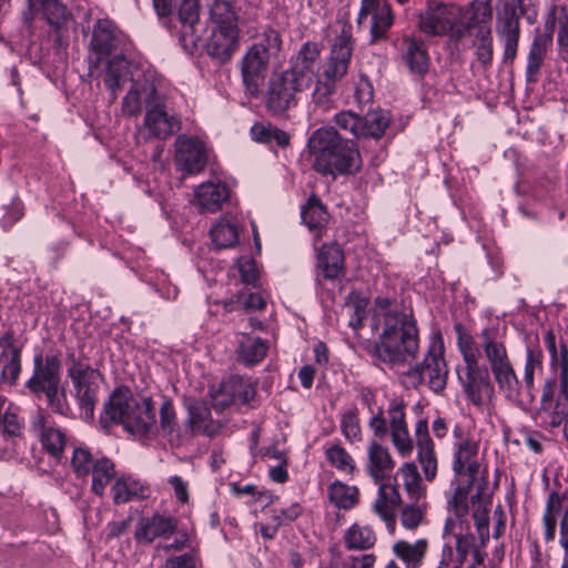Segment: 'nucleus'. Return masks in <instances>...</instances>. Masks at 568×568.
<instances>
[{
    "label": "nucleus",
    "instance_id": "nucleus-1",
    "mask_svg": "<svg viewBox=\"0 0 568 568\" xmlns=\"http://www.w3.org/2000/svg\"><path fill=\"white\" fill-rule=\"evenodd\" d=\"M313 166L324 175L356 174L362 168L357 144L342 138L333 128H320L308 139Z\"/></svg>",
    "mask_w": 568,
    "mask_h": 568
},
{
    "label": "nucleus",
    "instance_id": "nucleus-2",
    "mask_svg": "<svg viewBox=\"0 0 568 568\" xmlns=\"http://www.w3.org/2000/svg\"><path fill=\"white\" fill-rule=\"evenodd\" d=\"M373 355L383 363L402 365L414 358L418 351V329L410 314L388 313Z\"/></svg>",
    "mask_w": 568,
    "mask_h": 568
},
{
    "label": "nucleus",
    "instance_id": "nucleus-3",
    "mask_svg": "<svg viewBox=\"0 0 568 568\" xmlns=\"http://www.w3.org/2000/svg\"><path fill=\"white\" fill-rule=\"evenodd\" d=\"M155 412L150 397L138 403L128 387H118L103 405L100 424L104 429L120 424L128 433L145 435L155 425Z\"/></svg>",
    "mask_w": 568,
    "mask_h": 568
},
{
    "label": "nucleus",
    "instance_id": "nucleus-4",
    "mask_svg": "<svg viewBox=\"0 0 568 568\" xmlns=\"http://www.w3.org/2000/svg\"><path fill=\"white\" fill-rule=\"evenodd\" d=\"M61 359L57 354H37L33 358V373L26 387L38 399L44 397L52 412L67 416L70 406L61 387Z\"/></svg>",
    "mask_w": 568,
    "mask_h": 568
},
{
    "label": "nucleus",
    "instance_id": "nucleus-5",
    "mask_svg": "<svg viewBox=\"0 0 568 568\" xmlns=\"http://www.w3.org/2000/svg\"><path fill=\"white\" fill-rule=\"evenodd\" d=\"M282 48L280 33L274 29H266L257 36L255 42L247 49L241 60V75L245 92L256 97L263 85L270 62Z\"/></svg>",
    "mask_w": 568,
    "mask_h": 568
},
{
    "label": "nucleus",
    "instance_id": "nucleus-6",
    "mask_svg": "<svg viewBox=\"0 0 568 568\" xmlns=\"http://www.w3.org/2000/svg\"><path fill=\"white\" fill-rule=\"evenodd\" d=\"M352 52V34L349 29L344 27L332 45L329 58L323 67V72L317 77L312 94L315 105L323 109L328 108L332 97L335 93L336 83L342 80L348 71Z\"/></svg>",
    "mask_w": 568,
    "mask_h": 568
},
{
    "label": "nucleus",
    "instance_id": "nucleus-7",
    "mask_svg": "<svg viewBox=\"0 0 568 568\" xmlns=\"http://www.w3.org/2000/svg\"><path fill=\"white\" fill-rule=\"evenodd\" d=\"M68 377L74 388V397L85 420L93 419L94 408L98 400V381L100 372L93 368L89 358L82 353L74 352L67 354Z\"/></svg>",
    "mask_w": 568,
    "mask_h": 568
},
{
    "label": "nucleus",
    "instance_id": "nucleus-8",
    "mask_svg": "<svg viewBox=\"0 0 568 568\" xmlns=\"http://www.w3.org/2000/svg\"><path fill=\"white\" fill-rule=\"evenodd\" d=\"M406 376L410 379V385L414 387L422 383H427L435 393L445 389L448 367L444 357V345L440 338L435 339L429 345L423 362L408 369Z\"/></svg>",
    "mask_w": 568,
    "mask_h": 568
},
{
    "label": "nucleus",
    "instance_id": "nucleus-9",
    "mask_svg": "<svg viewBox=\"0 0 568 568\" xmlns=\"http://www.w3.org/2000/svg\"><path fill=\"white\" fill-rule=\"evenodd\" d=\"M520 18L514 1H505L497 12L495 31L503 47V62L513 64L517 58L520 40Z\"/></svg>",
    "mask_w": 568,
    "mask_h": 568
},
{
    "label": "nucleus",
    "instance_id": "nucleus-10",
    "mask_svg": "<svg viewBox=\"0 0 568 568\" xmlns=\"http://www.w3.org/2000/svg\"><path fill=\"white\" fill-rule=\"evenodd\" d=\"M559 524V544L568 552V496L559 491L549 493L542 515L544 539L555 540Z\"/></svg>",
    "mask_w": 568,
    "mask_h": 568
},
{
    "label": "nucleus",
    "instance_id": "nucleus-11",
    "mask_svg": "<svg viewBox=\"0 0 568 568\" xmlns=\"http://www.w3.org/2000/svg\"><path fill=\"white\" fill-rule=\"evenodd\" d=\"M463 10L460 7L449 3L429 6L419 17V28L432 36H443L450 32L456 39V29L460 26Z\"/></svg>",
    "mask_w": 568,
    "mask_h": 568
},
{
    "label": "nucleus",
    "instance_id": "nucleus-12",
    "mask_svg": "<svg viewBox=\"0 0 568 568\" xmlns=\"http://www.w3.org/2000/svg\"><path fill=\"white\" fill-rule=\"evenodd\" d=\"M394 21L390 6L385 0H362L357 24L368 31L373 42L385 38Z\"/></svg>",
    "mask_w": 568,
    "mask_h": 568
},
{
    "label": "nucleus",
    "instance_id": "nucleus-13",
    "mask_svg": "<svg viewBox=\"0 0 568 568\" xmlns=\"http://www.w3.org/2000/svg\"><path fill=\"white\" fill-rule=\"evenodd\" d=\"M162 101L158 93L154 77L151 72H141L131 83L130 90L122 100V112L133 116Z\"/></svg>",
    "mask_w": 568,
    "mask_h": 568
},
{
    "label": "nucleus",
    "instance_id": "nucleus-14",
    "mask_svg": "<svg viewBox=\"0 0 568 568\" xmlns=\"http://www.w3.org/2000/svg\"><path fill=\"white\" fill-rule=\"evenodd\" d=\"M126 44L125 36L108 19H100L93 24L90 50L97 55V62L112 53H122Z\"/></svg>",
    "mask_w": 568,
    "mask_h": 568
},
{
    "label": "nucleus",
    "instance_id": "nucleus-15",
    "mask_svg": "<svg viewBox=\"0 0 568 568\" xmlns=\"http://www.w3.org/2000/svg\"><path fill=\"white\" fill-rule=\"evenodd\" d=\"M296 78L285 71L271 79L266 106L274 114H282L296 104L295 95L305 88H300Z\"/></svg>",
    "mask_w": 568,
    "mask_h": 568
},
{
    "label": "nucleus",
    "instance_id": "nucleus-16",
    "mask_svg": "<svg viewBox=\"0 0 568 568\" xmlns=\"http://www.w3.org/2000/svg\"><path fill=\"white\" fill-rule=\"evenodd\" d=\"M41 12L47 22L59 31L68 21L70 13L60 0H27V8L21 13V21L32 33L36 16Z\"/></svg>",
    "mask_w": 568,
    "mask_h": 568
},
{
    "label": "nucleus",
    "instance_id": "nucleus-17",
    "mask_svg": "<svg viewBox=\"0 0 568 568\" xmlns=\"http://www.w3.org/2000/svg\"><path fill=\"white\" fill-rule=\"evenodd\" d=\"M175 165L189 174L201 172L207 162L206 149L194 136L180 135L175 141Z\"/></svg>",
    "mask_w": 568,
    "mask_h": 568
},
{
    "label": "nucleus",
    "instance_id": "nucleus-18",
    "mask_svg": "<svg viewBox=\"0 0 568 568\" xmlns=\"http://www.w3.org/2000/svg\"><path fill=\"white\" fill-rule=\"evenodd\" d=\"M30 429L39 437L42 448L53 458L60 460L68 444L65 433L57 427L47 425V416L36 409L30 418Z\"/></svg>",
    "mask_w": 568,
    "mask_h": 568
},
{
    "label": "nucleus",
    "instance_id": "nucleus-19",
    "mask_svg": "<svg viewBox=\"0 0 568 568\" xmlns=\"http://www.w3.org/2000/svg\"><path fill=\"white\" fill-rule=\"evenodd\" d=\"M143 72L136 64L129 61L123 53H115L106 61L103 83L111 93V100L115 101L118 92L128 82H133Z\"/></svg>",
    "mask_w": 568,
    "mask_h": 568
},
{
    "label": "nucleus",
    "instance_id": "nucleus-20",
    "mask_svg": "<svg viewBox=\"0 0 568 568\" xmlns=\"http://www.w3.org/2000/svg\"><path fill=\"white\" fill-rule=\"evenodd\" d=\"M181 23L180 40L184 49L193 51L202 40L204 28L200 22L199 0H183L178 12Z\"/></svg>",
    "mask_w": 568,
    "mask_h": 568
},
{
    "label": "nucleus",
    "instance_id": "nucleus-21",
    "mask_svg": "<svg viewBox=\"0 0 568 568\" xmlns=\"http://www.w3.org/2000/svg\"><path fill=\"white\" fill-rule=\"evenodd\" d=\"M387 416L394 447L400 456H409L414 449V442L406 423L405 404L402 400H393L387 409Z\"/></svg>",
    "mask_w": 568,
    "mask_h": 568
},
{
    "label": "nucleus",
    "instance_id": "nucleus-22",
    "mask_svg": "<svg viewBox=\"0 0 568 568\" xmlns=\"http://www.w3.org/2000/svg\"><path fill=\"white\" fill-rule=\"evenodd\" d=\"M320 49L314 42H306L300 49L292 67L285 72L296 78L300 88H310L318 70Z\"/></svg>",
    "mask_w": 568,
    "mask_h": 568
},
{
    "label": "nucleus",
    "instance_id": "nucleus-23",
    "mask_svg": "<svg viewBox=\"0 0 568 568\" xmlns=\"http://www.w3.org/2000/svg\"><path fill=\"white\" fill-rule=\"evenodd\" d=\"M479 443L470 437H465L455 444L453 471L456 477H469V485H473L479 473Z\"/></svg>",
    "mask_w": 568,
    "mask_h": 568
},
{
    "label": "nucleus",
    "instance_id": "nucleus-24",
    "mask_svg": "<svg viewBox=\"0 0 568 568\" xmlns=\"http://www.w3.org/2000/svg\"><path fill=\"white\" fill-rule=\"evenodd\" d=\"M417 460L420 465L424 477L427 481H433L437 476L438 462L435 452V445L429 436L428 423L426 419H419L415 426Z\"/></svg>",
    "mask_w": 568,
    "mask_h": 568
},
{
    "label": "nucleus",
    "instance_id": "nucleus-25",
    "mask_svg": "<svg viewBox=\"0 0 568 568\" xmlns=\"http://www.w3.org/2000/svg\"><path fill=\"white\" fill-rule=\"evenodd\" d=\"M189 417L183 426V440L191 439L195 433H201L209 437L215 436L221 425L211 418L209 407L202 402H194L187 407Z\"/></svg>",
    "mask_w": 568,
    "mask_h": 568
},
{
    "label": "nucleus",
    "instance_id": "nucleus-26",
    "mask_svg": "<svg viewBox=\"0 0 568 568\" xmlns=\"http://www.w3.org/2000/svg\"><path fill=\"white\" fill-rule=\"evenodd\" d=\"M144 126L149 130L150 135L165 140L180 130V120L174 114H170L163 102L160 101L146 110Z\"/></svg>",
    "mask_w": 568,
    "mask_h": 568
},
{
    "label": "nucleus",
    "instance_id": "nucleus-27",
    "mask_svg": "<svg viewBox=\"0 0 568 568\" xmlns=\"http://www.w3.org/2000/svg\"><path fill=\"white\" fill-rule=\"evenodd\" d=\"M255 396V388L246 377L234 376L224 382L215 398V405L226 407L230 405H242Z\"/></svg>",
    "mask_w": 568,
    "mask_h": 568
},
{
    "label": "nucleus",
    "instance_id": "nucleus-28",
    "mask_svg": "<svg viewBox=\"0 0 568 568\" xmlns=\"http://www.w3.org/2000/svg\"><path fill=\"white\" fill-rule=\"evenodd\" d=\"M459 381L468 399L476 406L483 404V392L491 387L487 367L479 366V363L466 365V372L462 375L458 372Z\"/></svg>",
    "mask_w": 568,
    "mask_h": 568
},
{
    "label": "nucleus",
    "instance_id": "nucleus-29",
    "mask_svg": "<svg viewBox=\"0 0 568 568\" xmlns=\"http://www.w3.org/2000/svg\"><path fill=\"white\" fill-rule=\"evenodd\" d=\"M480 348L490 371L510 363L507 348L499 338L498 331L493 327H485L479 335Z\"/></svg>",
    "mask_w": 568,
    "mask_h": 568
},
{
    "label": "nucleus",
    "instance_id": "nucleus-30",
    "mask_svg": "<svg viewBox=\"0 0 568 568\" xmlns=\"http://www.w3.org/2000/svg\"><path fill=\"white\" fill-rule=\"evenodd\" d=\"M176 529V521L170 516L159 514L139 521L134 532L138 542L151 544L158 537H168Z\"/></svg>",
    "mask_w": 568,
    "mask_h": 568
},
{
    "label": "nucleus",
    "instance_id": "nucleus-31",
    "mask_svg": "<svg viewBox=\"0 0 568 568\" xmlns=\"http://www.w3.org/2000/svg\"><path fill=\"white\" fill-rule=\"evenodd\" d=\"M395 462L388 448L373 440L367 448L366 471L375 483L384 481L390 476Z\"/></svg>",
    "mask_w": 568,
    "mask_h": 568
},
{
    "label": "nucleus",
    "instance_id": "nucleus-32",
    "mask_svg": "<svg viewBox=\"0 0 568 568\" xmlns=\"http://www.w3.org/2000/svg\"><path fill=\"white\" fill-rule=\"evenodd\" d=\"M230 197V189L223 182H205L197 186L195 199L202 212L215 213Z\"/></svg>",
    "mask_w": 568,
    "mask_h": 568
},
{
    "label": "nucleus",
    "instance_id": "nucleus-33",
    "mask_svg": "<svg viewBox=\"0 0 568 568\" xmlns=\"http://www.w3.org/2000/svg\"><path fill=\"white\" fill-rule=\"evenodd\" d=\"M239 30L214 29L206 44L207 54L226 62L237 48Z\"/></svg>",
    "mask_w": 568,
    "mask_h": 568
},
{
    "label": "nucleus",
    "instance_id": "nucleus-34",
    "mask_svg": "<svg viewBox=\"0 0 568 568\" xmlns=\"http://www.w3.org/2000/svg\"><path fill=\"white\" fill-rule=\"evenodd\" d=\"M491 374L499 390L505 394L508 400L516 404L526 403L525 392L521 390V384L511 362L493 369Z\"/></svg>",
    "mask_w": 568,
    "mask_h": 568
},
{
    "label": "nucleus",
    "instance_id": "nucleus-35",
    "mask_svg": "<svg viewBox=\"0 0 568 568\" xmlns=\"http://www.w3.org/2000/svg\"><path fill=\"white\" fill-rule=\"evenodd\" d=\"M317 266L327 280H335L344 271V253L337 244H325L320 250Z\"/></svg>",
    "mask_w": 568,
    "mask_h": 568
},
{
    "label": "nucleus",
    "instance_id": "nucleus-36",
    "mask_svg": "<svg viewBox=\"0 0 568 568\" xmlns=\"http://www.w3.org/2000/svg\"><path fill=\"white\" fill-rule=\"evenodd\" d=\"M493 17L490 0H475L470 7V13L467 22H462L456 29V40H460L470 33V30L477 28L489 27Z\"/></svg>",
    "mask_w": 568,
    "mask_h": 568
},
{
    "label": "nucleus",
    "instance_id": "nucleus-37",
    "mask_svg": "<svg viewBox=\"0 0 568 568\" xmlns=\"http://www.w3.org/2000/svg\"><path fill=\"white\" fill-rule=\"evenodd\" d=\"M267 349V343L261 337L251 336L247 333L240 334L236 352L241 363L254 365L265 358Z\"/></svg>",
    "mask_w": 568,
    "mask_h": 568
},
{
    "label": "nucleus",
    "instance_id": "nucleus-38",
    "mask_svg": "<svg viewBox=\"0 0 568 568\" xmlns=\"http://www.w3.org/2000/svg\"><path fill=\"white\" fill-rule=\"evenodd\" d=\"M552 43L532 37V41L527 54V65L525 78L528 83H536L539 79L541 67L547 58Z\"/></svg>",
    "mask_w": 568,
    "mask_h": 568
},
{
    "label": "nucleus",
    "instance_id": "nucleus-39",
    "mask_svg": "<svg viewBox=\"0 0 568 568\" xmlns=\"http://www.w3.org/2000/svg\"><path fill=\"white\" fill-rule=\"evenodd\" d=\"M544 355L541 349L528 346L526 348V358L524 366L523 384L526 397V403L531 404L535 400V373L541 371L544 366Z\"/></svg>",
    "mask_w": 568,
    "mask_h": 568
},
{
    "label": "nucleus",
    "instance_id": "nucleus-40",
    "mask_svg": "<svg viewBox=\"0 0 568 568\" xmlns=\"http://www.w3.org/2000/svg\"><path fill=\"white\" fill-rule=\"evenodd\" d=\"M428 550V541L418 539L415 542L398 540L393 546V551L397 558L403 560L409 568H418Z\"/></svg>",
    "mask_w": 568,
    "mask_h": 568
},
{
    "label": "nucleus",
    "instance_id": "nucleus-41",
    "mask_svg": "<svg viewBox=\"0 0 568 568\" xmlns=\"http://www.w3.org/2000/svg\"><path fill=\"white\" fill-rule=\"evenodd\" d=\"M546 348L549 353V366L551 373H561V376L568 374V348L564 341L557 344L556 335L552 329H547L544 336Z\"/></svg>",
    "mask_w": 568,
    "mask_h": 568
},
{
    "label": "nucleus",
    "instance_id": "nucleus-42",
    "mask_svg": "<svg viewBox=\"0 0 568 568\" xmlns=\"http://www.w3.org/2000/svg\"><path fill=\"white\" fill-rule=\"evenodd\" d=\"M361 138L379 139L389 125V112L385 110L369 111L361 118Z\"/></svg>",
    "mask_w": 568,
    "mask_h": 568
},
{
    "label": "nucleus",
    "instance_id": "nucleus-43",
    "mask_svg": "<svg viewBox=\"0 0 568 568\" xmlns=\"http://www.w3.org/2000/svg\"><path fill=\"white\" fill-rule=\"evenodd\" d=\"M397 474L402 476L403 486L409 499H426V487L423 485L422 477L414 463L403 464Z\"/></svg>",
    "mask_w": 568,
    "mask_h": 568
},
{
    "label": "nucleus",
    "instance_id": "nucleus-44",
    "mask_svg": "<svg viewBox=\"0 0 568 568\" xmlns=\"http://www.w3.org/2000/svg\"><path fill=\"white\" fill-rule=\"evenodd\" d=\"M112 494L115 504H124L133 498L146 497L148 488L139 480L131 477H122L113 484Z\"/></svg>",
    "mask_w": 568,
    "mask_h": 568
},
{
    "label": "nucleus",
    "instance_id": "nucleus-45",
    "mask_svg": "<svg viewBox=\"0 0 568 568\" xmlns=\"http://www.w3.org/2000/svg\"><path fill=\"white\" fill-rule=\"evenodd\" d=\"M210 19L216 26L215 29L239 30L237 14L231 2L215 0L210 7Z\"/></svg>",
    "mask_w": 568,
    "mask_h": 568
},
{
    "label": "nucleus",
    "instance_id": "nucleus-46",
    "mask_svg": "<svg viewBox=\"0 0 568 568\" xmlns=\"http://www.w3.org/2000/svg\"><path fill=\"white\" fill-rule=\"evenodd\" d=\"M90 474L92 475V491L98 496H102L104 494L105 487L115 477L114 463L106 457L97 458V462L94 463L92 470H90Z\"/></svg>",
    "mask_w": 568,
    "mask_h": 568
},
{
    "label": "nucleus",
    "instance_id": "nucleus-47",
    "mask_svg": "<svg viewBox=\"0 0 568 568\" xmlns=\"http://www.w3.org/2000/svg\"><path fill=\"white\" fill-rule=\"evenodd\" d=\"M160 426L162 432L169 436L171 443L181 445L183 440V427H180L175 409L170 399H164L160 407Z\"/></svg>",
    "mask_w": 568,
    "mask_h": 568
},
{
    "label": "nucleus",
    "instance_id": "nucleus-48",
    "mask_svg": "<svg viewBox=\"0 0 568 568\" xmlns=\"http://www.w3.org/2000/svg\"><path fill=\"white\" fill-rule=\"evenodd\" d=\"M565 392L568 399V374L561 376V373H551L544 381L540 396V405L555 404Z\"/></svg>",
    "mask_w": 568,
    "mask_h": 568
},
{
    "label": "nucleus",
    "instance_id": "nucleus-49",
    "mask_svg": "<svg viewBox=\"0 0 568 568\" xmlns=\"http://www.w3.org/2000/svg\"><path fill=\"white\" fill-rule=\"evenodd\" d=\"M210 234L212 242L219 250L233 247L239 241L237 225L226 220H220L215 223Z\"/></svg>",
    "mask_w": 568,
    "mask_h": 568
},
{
    "label": "nucleus",
    "instance_id": "nucleus-50",
    "mask_svg": "<svg viewBox=\"0 0 568 568\" xmlns=\"http://www.w3.org/2000/svg\"><path fill=\"white\" fill-rule=\"evenodd\" d=\"M302 220L310 230L322 229L328 221V213L318 197L312 195L302 207Z\"/></svg>",
    "mask_w": 568,
    "mask_h": 568
},
{
    "label": "nucleus",
    "instance_id": "nucleus-51",
    "mask_svg": "<svg viewBox=\"0 0 568 568\" xmlns=\"http://www.w3.org/2000/svg\"><path fill=\"white\" fill-rule=\"evenodd\" d=\"M405 60L412 72L423 74L428 69V55L423 42L409 39L405 41Z\"/></svg>",
    "mask_w": 568,
    "mask_h": 568
},
{
    "label": "nucleus",
    "instance_id": "nucleus-52",
    "mask_svg": "<svg viewBox=\"0 0 568 568\" xmlns=\"http://www.w3.org/2000/svg\"><path fill=\"white\" fill-rule=\"evenodd\" d=\"M329 500L338 508L349 509L358 501V489L342 481H334L329 488Z\"/></svg>",
    "mask_w": 568,
    "mask_h": 568
},
{
    "label": "nucleus",
    "instance_id": "nucleus-53",
    "mask_svg": "<svg viewBox=\"0 0 568 568\" xmlns=\"http://www.w3.org/2000/svg\"><path fill=\"white\" fill-rule=\"evenodd\" d=\"M412 501L406 504L400 510V524L404 528L414 530L424 520L427 501L426 499H410Z\"/></svg>",
    "mask_w": 568,
    "mask_h": 568
},
{
    "label": "nucleus",
    "instance_id": "nucleus-54",
    "mask_svg": "<svg viewBox=\"0 0 568 568\" xmlns=\"http://www.w3.org/2000/svg\"><path fill=\"white\" fill-rule=\"evenodd\" d=\"M376 536L369 527L353 525L345 537L348 549H368L374 546Z\"/></svg>",
    "mask_w": 568,
    "mask_h": 568
},
{
    "label": "nucleus",
    "instance_id": "nucleus-55",
    "mask_svg": "<svg viewBox=\"0 0 568 568\" xmlns=\"http://www.w3.org/2000/svg\"><path fill=\"white\" fill-rule=\"evenodd\" d=\"M456 332L457 345L466 365L478 363L481 355L480 345H477L474 337L468 334L460 324L456 325Z\"/></svg>",
    "mask_w": 568,
    "mask_h": 568
},
{
    "label": "nucleus",
    "instance_id": "nucleus-56",
    "mask_svg": "<svg viewBox=\"0 0 568 568\" xmlns=\"http://www.w3.org/2000/svg\"><path fill=\"white\" fill-rule=\"evenodd\" d=\"M21 352L18 347H6L0 354L1 374L4 378L14 382L21 371Z\"/></svg>",
    "mask_w": 568,
    "mask_h": 568
},
{
    "label": "nucleus",
    "instance_id": "nucleus-57",
    "mask_svg": "<svg viewBox=\"0 0 568 568\" xmlns=\"http://www.w3.org/2000/svg\"><path fill=\"white\" fill-rule=\"evenodd\" d=\"M475 53L479 63L487 69L493 62V37L489 27H483L476 34Z\"/></svg>",
    "mask_w": 568,
    "mask_h": 568
},
{
    "label": "nucleus",
    "instance_id": "nucleus-58",
    "mask_svg": "<svg viewBox=\"0 0 568 568\" xmlns=\"http://www.w3.org/2000/svg\"><path fill=\"white\" fill-rule=\"evenodd\" d=\"M555 404L540 405V412L548 416V424L551 428L559 427L568 420V399L565 392Z\"/></svg>",
    "mask_w": 568,
    "mask_h": 568
},
{
    "label": "nucleus",
    "instance_id": "nucleus-59",
    "mask_svg": "<svg viewBox=\"0 0 568 568\" xmlns=\"http://www.w3.org/2000/svg\"><path fill=\"white\" fill-rule=\"evenodd\" d=\"M325 456L332 466L344 473L354 470V462L351 455L339 445L332 444L325 448Z\"/></svg>",
    "mask_w": 568,
    "mask_h": 568
},
{
    "label": "nucleus",
    "instance_id": "nucleus-60",
    "mask_svg": "<svg viewBox=\"0 0 568 568\" xmlns=\"http://www.w3.org/2000/svg\"><path fill=\"white\" fill-rule=\"evenodd\" d=\"M367 305L368 301L358 293L352 292L348 294L346 307L352 312L348 324L354 329L362 327Z\"/></svg>",
    "mask_w": 568,
    "mask_h": 568
},
{
    "label": "nucleus",
    "instance_id": "nucleus-61",
    "mask_svg": "<svg viewBox=\"0 0 568 568\" xmlns=\"http://www.w3.org/2000/svg\"><path fill=\"white\" fill-rule=\"evenodd\" d=\"M95 462L97 458L92 456L88 448L74 447L71 457V466L78 477L90 475V470H92Z\"/></svg>",
    "mask_w": 568,
    "mask_h": 568
},
{
    "label": "nucleus",
    "instance_id": "nucleus-62",
    "mask_svg": "<svg viewBox=\"0 0 568 568\" xmlns=\"http://www.w3.org/2000/svg\"><path fill=\"white\" fill-rule=\"evenodd\" d=\"M24 420L19 416V408L9 403L1 417L0 427L8 435L19 436L23 428Z\"/></svg>",
    "mask_w": 568,
    "mask_h": 568
},
{
    "label": "nucleus",
    "instance_id": "nucleus-63",
    "mask_svg": "<svg viewBox=\"0 0 568 568\" xmlns=\"http://www.w3.org/2000/svg\"><path fill=\"white\" fill-rule=\"evenodd\" d=\"M341 429L345 438L351 442L361 440V426L357 408H352L342 415Z\"/></svg>",
    "mask_w": 568,
    "mask_h": 568
},
{
    "label": "nucleus",
    "instance_id": "nucleus-64",
    "mask_svg": "<svg viewBox=\"0 0 568 568\" xmlns=\"http://www.w3.org/2000/svg\"><path fill=\"white\" fill-rule=\"evenodd\" d=\"M471 485H469V478L466 485H458L455 489L454 495L450 497L448 504L453 508L458 517H463L468 513L467 498Z\"/></svg>",
    "mask_w": 568,
    "mask_h": 568
}]
</instances>
